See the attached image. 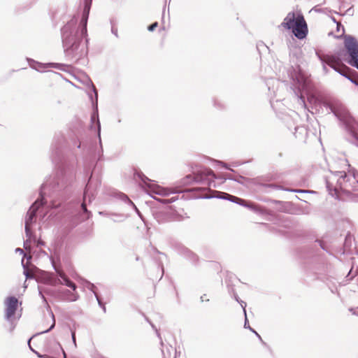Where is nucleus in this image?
Listing matches in <instances>:
<instances>
[{"label":"nucleus","mask_w":358,"mask_h":358,"mask_svg":"<svg viewBox=\"0 0 358 358\" xmlns=\"http://www.w3.org/2000/svg\"><path fill=\"white\" fill-rule=\"evenodd\" d=\"M90 7L85 4L80 24L73 17L62 29V40L65 56L70 60L78 61L87 54V23Z\"/></svg>","instance_id":"f257e3e1"},{"label":"nucleus","mask_w":358,"mask_h":358,"mask_svg":"<svg viewBox=\"0 0 358 358\" xmlns=\"http://www.w3.org/2000/svg\"><path fill=\"white\" fill-rule=\"evenodd\" d=\"M324 106L343 123L347 140L358 148V122L351 115L348 108L339 101L326 102Z\"/></svg>","instance_id":"f03ea898"},{"label":"nucleus","mask_w":358,"mask_h":358,"mask_svg":"<svg viewBox=\"0 0 358 358\" xmlns=\"http://www.w3.org/2000/svg\"><path fill=\"white\" fill-rule=\"evenodd\" d=\"M351 175L345 171H332L326 177L327 188L329 194L334 196L341 191H349V188H355L354 182L350 179Z\"/></svg>","instance_id":"7ed1b4c3"},{"label":"nucleus","mask_w":358,"mask_h":358,"mask_svg":"<svg viewBox=\"0 0 358 358\" xmlns=\"http://www.w3.org/2000/svg\"><path fill=\"white\" fill-rule=\"evenodd\" d=\"M280 26L285 29L292 30L294 36L300 40L305 38L308 32L306 22L300 13L289 12Z\"/></svg>","instance_id":"20e7f679"},{"label":"nucleus","mask_w":358,"mask_h":358,"mask_svg":"<svg viewBox=\"0 0 358 358\" xmlns=\"http://www.w3.org/2000/svg\"><path fill=\"white\" fill-rule=\"evenodd\" d=\"M48 184L47 182L42 185L40 192V199H38L29 208L24 220V228L25 234L27 239L24 242V247L25 250H27V244L30 243L32 238V232L31 230V226L34 222H36V215L38 208L44 204V194L45 191L48 188Z\"/></svg>","instance_id":"39448f33"},{"label":"nucleus","mask_w":358,"mask_h":358,"mask_svg":"<svg viewBox=\"0 0 358 358\" xmlns=\"http://www.w3.org/2000/svg\"><path fill=\"white\" fill-rule=\"evenodd\" d=\"M143 183L148 187V193L155 200H158L163 203H169L176 201V198L173 197L171 199H158L155 197L156 195L162 196H168L171 193L170 189L164 188L157 185L155 181H152L146 176L142 178Z\"/></svg>","instance_id":"423d86ee"},{"label":"nucleus","mask_w":358,"mask_h":358,"mask_svg":"<svg viewBox=\"0 0 358 358\" xmlns=\"http://www.w3.org/2000/svg\"><path fill=\"white\" fill-rule=\"evenodd\" d=\"M55 271L59 278L57 283L66 285L72 289V291L66 289L63 292V299L69 302L76 301L79 299V295L76 292V285L62 271L57 268H55Z\"/></svg>","instance_id":"0eeeda50"},{"label":"nucleus","mask_w":358,"mask_h":358,"mask_svg":"<svg viewBox=\"0 0 358 358\" xmlns=\"http://www.w3.org/2000/svg\"><path fill=\"white\" fill-rule=\"evenodd\" d=\"M344 45L348 52L349 59L348 63L358 70V41L355 37L348 35L345 36Z\"/></svg>","instance_id":"6e6552de"},{"label":"nucleus","mask_w":358,"mask_h":358,"mask_svg":"<svg viewBox=\"0 0 358 358\" xmlns=\"http://www.w3.org/2000/svg\"><path fill=\"white\" fill-rule=\"evenodd\" d=\"M290 76L293 80V85L296 90L294 91V93L301 99L302 95H299V92L301 91L307 92L308 90L309 80L299 69L294 73H291Z\"/></svg>","instance_id":"1a4fd4ad"},{"label":"nucleus","mask_w":358,"mask_h":358,"mask_svg":"<svg viewBox=\"0 0 358 358\" xmlns=\"http://www.w3.org/2000/svg\"><path fill=\"white\" fill-rule=\"evenodd\" d=\"M6 320L13 324V319L18 307V300L15 296H8L4 300Z\"/></svg>","instance_id":"9d476101"},{"label":"nucleus","mask_w":358,"mask_h":358,"mask_svg":"<svg viewBox=\"0 0 358 358\" xmlns=\"http://www.w3.org/2000/svg\"><path fill=\"white\" fill-rule=\"evenodd\" d=\"M28 62L29 66L39 71L41 68H48V67H52L57 69H59L60 71H66V69L68 68V66L61 64V63H47V64H42L37 62L31 59H28Z\"/></svg>","instance_id":"9b49d317"},{"label":"nucleus","mask_w":358,"mask_h":358,"mask_svg":"<svg viewBox=\"0 0 358 358\" xmlns=\"http://www.w3.org/2000/svg\"><path fill=\"white\" fill-rule=\"evenodd\" d=\"M316 55L320 62H325L331 69L336 65H340L341 59L338 55L334 54H320L317 52Z\"/></svg>","instance_id":"f8f14e48"},{"label":"nucleus","mask_w":358,"mask_h":358,"mask_svg":"<svg viewBox=\"0 0 358 358\" xmlns=\"http://www.w3.org/2000/svg\"><path fill=\"white\" fill-rule=\"evenodd\" d=\"M218 195H211V194H204L201 197L203 199H211V198H219L222 199H226L229 200L231 202L240 204V205H244L243 203L245 202L244 200L238 198L236 196L230 195L227 193L224 192H217Z\"/></svg>","instance_id":"ddd939ff"},{"label":"nucleus","mask_w":358,"mask_h":358,"mask_svg":"<svg viewBox=\"0 0 358 358\" xmlns=\"http://www.w3.org/2000/svg\"><path fill=\"white\" fill-rule=\"evenodd\" d=\"M92 88H93V91H94V92L95 94V96H96V105H95V107H94V113H93V114L92 115V117H91V122H92V124H94V123L96 124L98 136H99V139H101V124H100V122H99V120L98 108H97V97H98V94H97V92L96 90V88H95V87L93 85H92Z\"/></svg>","instance_id":"4468645a"},{"label":"nucleus","mask_w":358,"mask_h":358,"mask_svg":"<svg viewBox=\"0 0 358 358\" xmlns=\"http://www.w3.org/2000/svg\"><path fill=\"white\" fill-rule=\"evenodd\" d=\"M208 176L217 178L214 172L211 169H204L199 171L194 176V180L196 182H205Z\"/></svg>","instance_id":"2eb2a0df"},{"label":"nucleus","mask_w":358,"mask_h":358,"mask_svg":"<svg viewBox=\"0 0 358 358\" xmlns=\"http://www.w3.org/2000/svg\"><path fill=\"white\" fill-rule=\"evenodd\" d=\"M155 220L159 223H164L171 220V213L169 210L157 211L154 214Z\"/></svg>","instance_id":"dca6fc26"},{"label":"nucleus","mask_w":358,"mask_h":358,"mask_svg":"<svg viewBox=\"0 0 358 358\" xmlns=\"http://www.w3.org/2000/svg\"><path fill=\"white\" fill-rule=\"evenodd\" d=\"M89 187L90 186L87 184L84 192L83 202L81 205V208L83 212L91 214L87 209V202L90 203L92 201V197L89 196Z\"/></svg>","instance_id":"f3484780"},{"label":"nucleus","mask_w":358,"mask_h":358,"mask_svg":"<svg viewBox=\"0 0 358 358\" xmlns=\"http://www.w3.org/2000/svg\"><path fill=\"white\" fill-rule=\"evenodd\" d=\"M85 287H86V288H87L89 290L92 291L94 293L99 306L103 308V310L105 313L106 307H105L104 304L101 302V299H99V296L97 295L96 292L94 290V289L96 287L95 285L94 284L91 283L90 282L86 281Z\"/></svg>","instance_id":"a211bd4d"},{"label":"nucleus","mask_w":358,"mask_h":358,"mask_svg":"<svg viewBox=\"0 0 358 358\" xmlns=\"http://www.w3.org/2000/svg\"><path fill=\"white\" fill-rule=\"evenodd\" d=\"M349 173L351 175L350 179L352 182H354L355 188L358 187V171L350 169Z\"/></svg>","instance_id":"6ab92c4d"},{"label":"nucleus","mask_w":358,"mask_h":358,"mask_svg":"<svg viewBox=\"0 0 358 358\" xmlns=\"http://www.w3.org/2000/svg\"><path fill=\"white\" fill-rule=\"evenodd\" d=\"M126 216L123 214L113 213L111 214L110 219L114 222H121L126 219Z\"/></svg>","instance_id":"aec40b11"},{"label":"nucleus","mask_w":358,"mask_h":358,"mask_svg":"<svg viewBox=\"0 0 358 358\" xmlns=\"http://www.w3.org/2000/svg\"><path fill=\"white\" fill-rule=\"evenodd\" d=\"M22 265L23 266L24 271L23 273L25 275L27 279H31L34 278V274L31 272V271L28 268L27 265L24 263V260H22Z\"/></svg>","instance_id":"412c9836"},{"label":"nucleus","mask_w":358,"mask_h":358,"mask_svg":"<svg viewBox=\"0 0 358 358\" xmlns=\"http://www.w3.org/2000/svg\"><path fill=\"white\" fill-rule=\"evenodd\" d=\"M336 72L340 74V73H343L345 70H350V68H348L345 64H342L341 62L340 65H336L334 68H332Z\"/></svg>","instance_id":"4be33fe9"},{"label":"nucleus","mask_w":358,"mask_h":358,"mask_svg":"<svg viewBox=\"0 0 358 358\" xmlns=\"http://www.w3.org/2000/svg\"><path fill=\"white\" fill-rule=\"evenodd\" d=\"M185 255L192 261H195L196 255L188 249H185Z\"/></svg>","instance_id":"5701e85b"},{"label":"nucleus","mask_w":358,"mask_h":358,"mask_svg":"<svg viewBox=\"0 0 358 358\" xmlns=\"http://www.w3.org/2000/svg\"><path fill=\"white\" fill-rule=\"evenodd\" d=\"M124 199L126 201H127L128 203L134 208V209H135L136 212L137 213V214L139 215L140 217L142 218L140 211L136 208V206L134 204V203L126 195H124Z\"/></svg>","instance_id":"b1692460"},{"label":"nucleus","mask_w":358,"mask_h":358,"mask_svg":"<svg viewBox=\"0 0 358 358\" xmlns=\"http://www.w3.org/2000/svg\"><path fill=\"white\" fill-rule=\"evenodd\" d=\"M50 315H51V317H52V325L50 326V327L48 329H47L45 331H43L41 332L40 334L48 333V332H49L50 330H52L55 327V315H54V314H53V313L52 311L50 312Z\"/></svg>","instance_id":"393cba45"},{"label":"nucleus","mask_w":358,"mask_h":358,"mask_svg":"<svg viewBox=\"0 0 358 358\" xmlns=\"http://www.w3.org/2000/svg\"><path fill=\"white\" fill-rule=\"evenodd\" d=\"M157 26H158V23L157 22H155V23L152 24L151 25H150L148 27V29L150 31H153Z\"/></svg>","instance_id":"a878e982"},{"label":"nucleus","mask_w":358,"mask_h":358,"mask_svg":"<svg viewBox=\"0 0 358 358\" xmlns=\"http://www.w3.org/2000/svg\"><path fill=\"white\" fill-rule=\"evenodd\" d=\"M322 64V70L325 74L329 73V69L327 67V64L325 62H321Z\"/></svg>","instance_id":"bb28decb"},{"label":"nucleus","mask_w":358,"mask_h":358,"mask_svg":"<svg viewBox=\"0 0 358 358\" xmlns=\"http://www.w3.org/2000/svg\"><path fill=\"white\" fill-rule=\"evenodd\" d=\"M239 303H240V305L241 306V307H242V308L243 310L244 315H246V310H245L246 303L244 302L243 301L241 300L239 301Z\"/></svg>","instance_id":"cd10ccee"},{"label":"nucleus","mask_w":358,"mask_h":358,"mask_svg":"<svg viewBox=\"0 0 358 358\" xmlns=\"http://www.w3.org/2000/svg\"><path fill=\"white\" fill-rule=\"evenodd\" d=\"M99 214L101 215L106 216V217H108L110 218L111 214H113V213L99 212Z\"/></svg>","instance_id":"c85d7f7f"},{"label":"nucleus","mask_w":358,"mask_h":358,"mask_svg":"<svg viewBox=\"0 0 358 358\" xmlns=\"http://www.w3.org/2000/svg\"><path fill=\"white\" fill-rule=\"evenodd\" d=\"M350 70H345V71L342 73H340V75H341L342 76L346 78L347 79H348V78H350L351 76L348 74V71Z\"/></svg>","instance_id":"c756f323"},{"label":"nucleus","mask_w":358,"mask_h":358,"mask_svg":"<svg viewBox=\"0 0 358 358\" xmlns=\"http://www.w3.org/2000/svg\"><path fill=\"white\" fill-rule=\"evenodd\" d=\"M152 327L155 329L156 334H157L158 338L160 339L161 345H163V342L162 341V338L160 336V334L159 333L158 330L155 328V327L153 324H152Z\"/></svg>","instance_id":"7c9ffc66"},{"label":"nucleus","mask_w":358,"mask_h":358,"mask_svg":"<svg viewBox=\"0 0 358 358\" xmlns=\"http://www.w3.org/2000/svg\"><path fill=\"white\" fill-rule=\"evenodd\" d=\"M30 340H31V338L29 340L28 343H29V348H30L31 350H32L33 352H34L37 355V356H38V357H43L44 356L41 355L39 353H38L37 352H36V351H35V350H34L31 347V345H30Z\"/></svg>","instance_id":"2f4dec72"},{"label":"nucleus","mask_w":358,"mask_h":358,"mask_svg":"<svg viewBox=\"0 0 358 358\" xmlns=\"http://www.w3.org/2000/svg\"><path fill=\"white\" fill-rule=\"evenodd\" d=\"M71 337H72V340H73V342L75 345V346L76 345V334H75V331H71Z\"/></svg>","instance_id":"473e14b6"},{"label":"nucleus","mask_w":358,"mask_h":358,"mask_svg":"<svg viewBox=\"0 0 358 358\" xmlns=\"http://www.w3.org/2000/svg\"><path fill=\"white\" fill-rule=\"evenodd\" d=\"M206 294H203L202 295L201 297H200V300L201 302H203V301H209V299H206Z\"/></svg>","instance_id":"72a5a7b5"},{"label":"nucleus","mask_w":358,"mask_h":358,"mask_svg":"<svg viewBox=\"0 0 358 358\" xmlns=\"http://www.w3.org/2000/svg\"><path fill=\"white\" fill-rule=\"evenodd\" d=\"M248 329L252 331L253 333L255 334V335L259 338V339H262L261 336H259V334L255 331L252 328H251L250 327H248Z\"/></svg>","instance_id":"f704fd0d"},{"label":"nucleus","mask_w":358,"mask_h":358,"mask_svg":"<svg viewBox=\"0 0 358 358\" xmlns=\"http://www.w3.org/2000/svg\"><path fill=\"white\" fill-rule=\"evenodd\" d=\"M15 252H19L20 254H23L25 256V254L24 253V250L20 248H16Z\"/></svg>","instance_id":"c9c22d12"},{"label":"nucleus","mask_w":358,"mask_h":358,"mask_svg":"<svg viewBox=\"0 0 358 358\" xmlns=\"http://www.w3.org/2000/svg\"><path fill=\"white\" fill-rule=\"evenodd\" d=\"M348 80H349L351 83H354L355 85L358 86V82H357V81H356L355 80H354L352 78H351V77H350V78H348Z\"/></svg>","instance_id":"e433bc0d"},{"label":"nucleus","mask_w":358,"mask_h":358,"mask_svg":"<svg viewBox=\"0 0 358 358\" xmlns=\"http://www.w3.org/2000/svg\"><path fill=\"white\" fill-rule=\"evenodd\" d=\"M248 327H250V326H249V324H248V319H247V317L245 316V323H244V327H245V329H248Z\"/></svg>","instance_id":"4c0bfd02"},{"label":"nucleus","mask_w":358,"mask_h":358,"mask_svg":"<svg viewBox=\"0 0 358 358\" xmlns=\"http://www.w3.org/2000/svg\"><path fill=\"white\" fill-rule=\"evenodd\" d=\"M217 163H218L219 164L222 165V166H224L226 169H229L227 167V164L225 163H224L223 162L217 161Z\"/></svg>","instance_id":"58836bf2"},{"label":"nucleus","mask_w":358,"mask_h":358,"mask_svg":"<svg viewBox=\"0 0 358 358\" xmlns=\"http://www.w3.org/2000/svg\"><path fill=\"white\" fill-rule=\"evenodd\" d=\"M208 185L210 187H216V185L214 184V181H208Z\"/></svg>","instance_id":"ea45409f"},{"label":"nucleus","mask_w":358,"mask_h":358,"mask_svg":"<svg viewBox=\"0 0 358 358\" xmlns=\"http://www.w3.org/2000/svg\"><path fill=\"white\" fill-rule=\"evenodd\" d=\"M352 13H353V10L352 9V8H348V9L346 10V13H347V14L352 15Z\"/></svg>","instance_id":"a19ab883"},{"label":"nucleus","mask_w":358,"mask_h":358,"mask_svg":"<svg viewBox=\"0 0 358 358\" xmlns=\"http://www.w3.org/2000/svg\"><path fill=\"white\" fill-rule=\"evenodd\" d=\"M234 299H235V300H236L237 302H238V303H239V301H241V300L239 299V298H238V295H237V294H234Z\"/></svg>","instance_id":"79ce46f5"},{"label":"nucleus","mask_w":358,"mask_h":358,"mask_svg":"<svg viewBox=\"0 0 358 358\" xmlns=\"http://www.w3.org/2000/svg\"><path fill=\"white\" fill-rule=\"evenodd\" d=\"M39 294L41 296V298L43 299V301H45V298L41 291H39Z\"/></svg>","instance_id":"37998d69"},{"label":"nucleus","mask_w":358,"mask_h":358,"mask_svg":"<svg viewBox=\"0 0 358 358\" xmlns=\"http://www.w3.org/2000/svg\"><path fill=\"white\" fill-rule=\"evenodd\" d=\"M227 179H229V180H233V178L229 176H227L224 178V180H227Z\"/></svg>","instance_id":"c03bdc74"},{"label":"nucleus","mask_w":358,"mask_h":358,"mask_svg":"<svg viewBox=\"0 0 358 358\" xmlns=\"http://www.w3.org/2000/svg\"><path fill=\"white\" fill-rule=\"evenodd\" d=\"M59 206V205H55V204H52L51 207L52 208H57Z\"/></svg>","instance_id":"a18cd8bd"},{"label":"nucleus","mask_w":358,"mask_h":358,"mask_svg":"<svg viewBox=\"0 0 358 358\" xmlns=\"http://www.w3.org/2000/svg\"><path fill=\"white\" fill-rule=\"evenodd\" d=\"M350 311H353L352 313L355 315H358V313L355 310H353V309H350Z\"/></svg>","instance_id":"49530a36"},{"label":"nucleus","mask_w":358,"mask_h":358,"mask_svg":"<svg viewBox=\"0 0 358 358\" xmlns=\"http://www.w3.org/2000/svg\"><path fill=\"white\" fill-rule=\"evenodd\" d=\"M294 192H303L304 191H301V190H293Z\"/></svg>","instance_id":"de8ad7c7"},{"label":"nucleus","mask_w":358,"mask_h":358,"mask_svg":"<svg viewBox=\"0 0 358 358\" xmlns=\"http://www.w3.org/2000/svg\"><path fill=\"white\" fill-rule=\"evenodd\" d=\"M186 178H187V180H189V179L192 178V176H187L186 177Z\"/></svg>","instance_id":"09e8293b"},{"label":"nucleus","mask_w":358,"mask_h":358,"mask_svg":"<svg viewBox=\"0 0 358 358\" xmlns=\"http://www.w3.org/2000/svg\"><path fill=\"white\" fill-rule=\"evenodd\" d=\"M38 245H43V242H42V241H38Z\"/></svg>","instance_id":"8fccbe9b"},{"label":"nucleus","mask_w":358,"mask_h":358,"mask_svg":"<svg viewBox=\"0 0 358 358\" xmlns=\"http://www.w3.org/2000/svg\"><path fill=\"white\" fill-rule=\"evenodd\" d=\"M62 352H63V354H64V358H66V353L64 352V350H62Z\"/></svg>","instance_id":"3c124183"},{"label":"nucleus","mask_w":358,"mask_h":358,"mask_svg":"<svg viewBox=\"0 0 358 358\" xmlns=\"http://www.w3.org/2000/svg\"><path fill=\"white\" fill-rule=\"evenodd\" d=\"M13 329H15V326L14 325L12 326L11 331H13Z\"/></svg>","instance_id":"603ef678"},{"label":"nucleus","mask_w":358,"mask_h":358,"mask_svg":"<svg viewBox=\"0 0 358 358\" xmlns=\"http://www.w3.org/2000/svg\"><path fill=\"white\" fill-rule=\"evenodd\" d=\"M112 31L113 32V34H115V35H117L116 32L114 31L113 30H112Z\"/></svg>","instance_id":"864d4df0"},{"label":"nucleus","mask_w":358,"mask_h":358,"mask_svg":"<svg viewBox=\"0 0 358 358\" xmlns=\"http://www.w3.org/2000/svg\"><path fill=\"white\" fill-rule=\"evenodd\" d=\"M44 357H42V358H48V357L46 355H43Z\"/></svg>","instance_id":"5fc2aeb1"},{"label":"nucleus","mask_w":358,"mask_h":358,"mask_svg":"<svg viewBox=\"0 0 358 358\" xmlns=\"http://www.w3.org/2000/svg\"><path fill=\"white\" fill-rule=\"evenodd\" d=\"M44 357H42V358H48V357L46 355H43Z\"/></svg>","instance_id":"6e6d98bb"},{"label":"nucleus","mask_w":358,"mask_h":358,"mask_svg":"<svg viewBox=\"0 0 358 358\" xmlns=\"http://www.w3.org/2000/svg\"><path fill=\"white\" fill-rule=\"evenodd\" d=\"M357 309H358V306H357Z\"/></svg>","instance_id":"4d7b16f0"}]
</instances>
